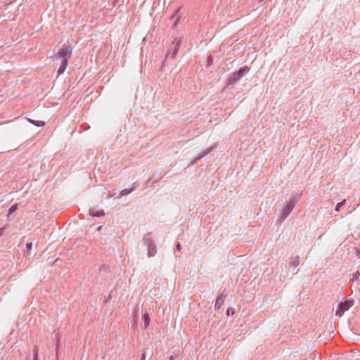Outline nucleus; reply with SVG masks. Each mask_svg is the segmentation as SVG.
<instances>
[{"mask_svg": "<svg viewBox=\"0 0 360 360\" xmlns=\"http://www.w3.org/2000/svg\"><path fill=\"white\" fill-rule=\"evenodd\" d=\"M71 54H72V51L67 46L59 49L57 53V56L63 58V59L66 58L67 56H70Z\"/></svg>", "mask_w": 360, "mask_h": 360, "instance_id": "obj_7", "label": "nucleus"}, {"mask_svg": "<svg viewBox=\"0 0 360 360\" xmlns=\"http://www.w3.org/2000/svg\"><path fill=\"white\" fill-rule=\"evenodd\" d=\"M345 204V200H342L341 202H338L335 208V212H339L340 208Z\"/></svg>", "mask_w": 360, "mask_h": 360, "instance_id": "obj_15", "label": "nucleus"}, {"mask_svg": "<svg viewBox=\"0 0 360 360\" xmlns=\"http://www.w3.org/2000/svg\"><path fill=\"white\" fill-rule=\"evenodd\" d=\"M18 205L17 203L13 204L8 210V216L12 213L15 212L18 210Z\"/></svg>", "mask_w": 360, "mask_h": 360, "instance_id": "obj_14", "label": "nucleus"}, {"mask_svg": "<svg viewBox=\"0 0 360 360\" xmlns=\"http://www.w3.org/2000/svg\"><path fill=\"white\" fill-rule=\"evenodd\" d=\"M210 60L207 61L208 65H210V63H211L212 61V59H211L210 58Z\"/></svg>", "mask_w": 360, "mask_h": 360, "instance_id": "obj_26", "label": "nucleus"}, {"mask_svg": "<svg viewBox=\"0 0 360 360\" xmlns=\"http://www.w3.org/2000/svg\"><path fill=\"white\" fill-rule=\"evenodd\" d=\"M5 229H6L5 226L0 229V236H1L4 234Z\"/></svg>", "mask_w": 360, "mask_h": 360, "instance_id": "obj_21", "label": "nucleus"}, {"mask_svg": "<svg viewBox=\"0 0 360 360\" xmlns=\"http://www.w3.org/2000/svg\"><path fill=\"white\" fill-rule=\"evenodd\" d=\"M101 228H102V226H98V227L97 230H98V231H99V230H101Z\"/></svg>", "mask_w": 360, "mask_h": 360, "instance_id": "obj_29", "label": "nucleus"}, {"mask_svg": "<svg viewBox=\"0 0 360 360\" xmlns=\"http://www.w3.org/2000/svg\"><path fill=\"white\" fill-rule=\"evenodd\" d=\"M177 13H178V11H176L175 13L172 15L171 18L172 19L173 18H174V16L176 15Z\"/></svg>", "mask_w": 360, "mask_h": 360, "instance_id": "obj_23", "label": "nucleus"}, {"mask_svg": "<svg viewBox=\"0 0 360 360\" xmlns=\"http://www.w3.org/2000/svg\"><path fill=\"white\" fill-rule=\"evenodd\" d=\"M210 60L207 61L208 65H210V63H211L212 61V59H211L210 58Z\"/></svg>", "mask_w": 360, "mask_h": 360, "instance_id": "obj_27", "label": "nucleus"}, {"mask_svg": "<svg viewBox=\"0 0 360 360\" xmlns=\"http://www.w3.org/2000/svg\"><path fill=\"white\" fill-rule=\"evenodd\" d=\"M249 70L250 68L248 66H243L240 68L238 71L230 75L227 84L234 85L238 81H240V79L249 72Z\"/></svg>", "mask_w": 360, "mask_h": 360, "instance_id": "obj_3", "label": "nucleus"}, {"mask_svg": "<svg viewBox=\"0 0 360 360\" xmlns=\"http://www.w3.org/2000/svg\"><path fill=\"white\" fill-rule=\"evenodd\" d=\"M235 313V309L233 308V307H229L228 308L227 311H226V314L227 316H232Z\"/></svg>", "mask_w": 360, "mask_h": 360, "instance_id": "obj_17", "label": "nucleus"}, {"mask_svg": "<svg viewBox=\"0 0 360 360\" xmlns=\"http://www.w3.org/2000/svg\"><path fill=\"white\" fill-rule=\"evenodd\" d=\"M354 302L353 300H346L344 302H340L338 305L335 314L341 317L346 311L349 310V309L354 305Z\"/></svg>", "mask_w": 360, "mask_h": 360, "instance_id": "obj_4", "label": "nucleus"}, {"mask_svg": "<svg viewBox=\"0 0 360 360\" xmlns=\"http://www.w3.org/2000/svg\"><path fill=\"white\" fill-rule=\"evenodd\" d=\"M34 352V359H33V360H38L37 349H35Z\"/></svg>", "mask_w": 360, "mask_h": 360, "instance_id": "obj_19", "label": "nucleus"}, {"mask_svg": "<svg viewBox=\"0 0 360 360\" xmlns=\"http://www.w3.org/2000/svg\"><path fill=\"white\" fill-rule=\"evenodd\" d=\"M34 125L37 127H42L45 124V122L40 120H34V122L33 123Z\"/></svg>", "mask_w": 360, "mask_h": 360, "instance_id": "obj_16", "label": "nucleus"}, {"mask_svg": "<svg viewBox=\"0 0 360 360\" xmlns=\"http://www.w3.org/2000/svg\"><path fill=\"white\" fill-rule=\"evenodd\" d=\"M18 1V0H15V1H13V2H15V1ZM12 3H13V1H11L10 4H12Z\"/></svg>", "mask_w": 360, "mask_h": 360, "instance_id": "obj_32", "label": "nucleus"}, {"mask_svg": "<svg viewBox=\"0 0 360 360\" xmlns=\"http://www.w3.org/2000/svg\"><path fill=\"white\" fill-rule=\"evenodd\" d=\"M90 214L95 217H100L101 216H103L105 214V212L103 210L91 211Z\"/></svg>", "mask_w": 360, "mask_h": 360, "instance_id": "obj_12", "label": "nucleus"}, {"mask_svg": "<svg viewBox=\"0 0 360 360\" xmlns=\"http://www.w3.org/2000/svg\"><path fill=\"white\" fill-rule=\"evenodd\" d=\"M210 60L207 61L208 65H210V63H211L212 61V59H211L210 58Z\"/></svg>", "mask_w": 360, "mask_h": 360, "instance_id": "obj_28", "label": "nucleus"}, {"mask_svg": "<svg viewBox=\"0 0 360 360\" xmlns=\"http://www.w3.org/2000/svg\"><path fill=\"white\" fill-rule=\"evenodd\" d=\"M181 44V41L180 40H177V39H175L172 44L170 51H168L167 53L166 54V58H167L168 56L171 54V58H174L179 52Z\"/></svg>", "mask_w": 360, "mask_h": 360, "instance_id": "obj_5", "label": "nucleus"}, {"mask_svg": "<svg viewBox=\"0 0 360 360\" xmlns=\"http://www.w3.org/2000/svg\"><path fill=\"white\" fill-rule=\"evenodd\" d=\"M170 360H174V356H170Z\"/></svg>", "mask_w": 360, "mask_h": 360, "instance_id": "obj_30", "label": "nucleus"}, {"mask_svg": "<svg viewBox=\"0 0 360 360\" xmlns=\"http://www.w3.org/2000/svg\"><path fill=\"white\" fill-rule=\"evenodd\" d=\"M143 319V321H144V328H146L149 326V323H150L149 315L148 314H144Z\"/></svg>", "mask_w": 360, "mask_h": 360, "instance_id": "obj_13", "label": "nucleus"}, {"mask_svg": "<svg viewBox=\"0 0 360 360\" xmlns=\"http://www.w3.org/2000/svg\"><path fill=\"white\" fill-rule=\"evenodd\" d=\"M227 296L228 290H226V289H224L217 297L214 304V307L217 310H219L221 307Z\"/></svg>", "mask_w": 360, "mask_h": 360, "instance_id": "obj_6", "label": "nucleus"}, {"mask_svg": "<svg viewBox=\"0 0 360 360\" xmlns=\"http://www.w3.org/2000/svg\"><path fill=\"white\" fill-rule=\"evenodd\" d=\"M32 247V243H27L26 244V249H27L28 251L31 250Z\"/></svg>", "mask_w": 360, "mask_h": 360, "instance_id": "obj_18", "label": "nucleus"}, {"mask_svg": "<svg viewBox=\"0 0 360 360\" xmlns=\"http://www.w3.org/2000/svg\"><path fill=\"white\" fill-rule=\"evenodd\" d=\"M212 148L211 147V148H208L205 153H203V154L195 158L191 162V165H194L195 164H196L198 160H200L201 158H202L203 157H205L207 154H209L212 151Z\"/></svg>", "mask_w": 360, "mask_h": 360, "instance_id": "obj_9", "label": "nucleus"}, {"mask_svg": "<svg viewBox=\"0 0 360 360\" xmlns=\"http://www.w3.org/2000/svg\"><path fill=\"white\" fill-rule=\"evenodd\" d=\"M300 264V257L296 255L295 257H290V261L289 262V264L290 266H293L295 267L297 266Z\"/></svg>", "mask_w": 360, "mask_h": 360, "instance_id": "obj_11", "label": "nucleus"}, {"mask_svg": "<svg viewBox=\"0 0 360 360\" xmlns=\"http://www.w3.org/2000/svg\"><path fill=\"white\" fill-rule=\"evenodd\" d=\"M145 359H146V354H145V353L143 352V353L142 354V355H141V360H145Z\"/></svg>", "mask_w": 360, "mask_h": 360, "instance_id": "obj_22", "label": "nucleus"}, {"mask_svg": "<svg viewBox=\"0 0 360 360\" xmlns=\"http://www.w3.org/2000/svg\"><path fill=\"white\" fill-rule=\"evenodd\" d=\"M68 61L67 58L63 59L61 64L58 69V75H62L65 72V70L67 68V65H68Z\"/></svg>", "mask_w": 360, "mask_h": 360, "instance_id": "obj_8", "label": "nucleus"}, {"mask_svg": "<svg viewBox=\"0 0 360 360\" xmlns=\"http://www.w3.org/2000/svg\"><path fill=\"white\" fill-rule=\"evenodd\" d=\"M136 187V183H134L132 188H131L129 189H127V188L123 189L120 193V197L129 195L135 189Z\"/></svg>", "mask_w": 360, "mask_h": 360, "instance_id": "obj_10", "label": "nucleus"}, {"mask_svg": "<svg viewBox=\"0 0 360 360\" xmlns=\"http://www.w3.org/2000/svg\"><path fill=\"white\" fill-rule=\"evenodd\" d=\"M263 1H264V0H259L260 3H262Z\"/></svg>", "mask_w": 360, "mask_h": 360, "instance_id": "obj_31", "label": "nucleus"}, {"mask_svg": "<svg viewBox=\"0 0 360 360\" xmlns=\"http://www.w3.org/2000/svg\"><path fill=\"white\" fill-rule=\"evenodd\" d=\"M28 121L32 123L33 124V123L34 122V120H31V119H28Z\"/></svg>", "mask_w": 360, "mask_h": 360, "instance_id": "obj_25", "label": "nucleus"}, {"mask_svg": "<svg viewBox=\"0 0 360 360\" xmlns=\"http://www.w3.org/2000/svg\"><path fill=\"white\" fill-rule=\"evenodd\" d=\"M300 198V194L293 195L287 203L281 209L279 213V218L283 221L291 213L293 208L295 207L297 202Z\"/></svg>", "mask_w": 360, "mask_h": 360, "instance_id": "obj_1", "label": "nucleus"}, {"mask_svg": "<svg viewBox=\"0 0 360 360\" xmlns=\"http://www.w3.org/2000/svg\"><path fill=\"white\" fill-rule=\"evenodd\" d=\"M176 249H177L178 250H181V245H180V244H179V243H178V244L176 245Z\"/></svg>", "mask_w": 360, "mask_h": 360, "instance_id": "obj_24", "label": "nucleus"}, {"mask_svg": "<svg viewBox=\"0 0 360 360\" xmlns=\"http://www.w3.org/2000/svg\"><path fill=\"white\" fill-rule=\"evenodd\" d=\"M143 243L148 248V256L153 257L157 252V247L150 233H147L143 238Z\"/></svg>", "mask_w": 360, "mask_h": 360, "instance_id": "obj_2", "label": "nucleus"}, {"mask_svg": "<svg viewBox=\"0 0 360 360\" xmlns=\"http://www.w3.org/2000/svg\"><path fill=\"white\" fill-rule=\"evenodd\" d=\"M179 21V18H177V19L175 20V22H174L173 25L172 26V28H173V29H174V28H175V27H176V26L177 25V24H178Z\"/></svg>", "mask_w": 360, "mask_h": 360, "instance_id": "obj_20", "label": "nucleus"}]
</instances>
